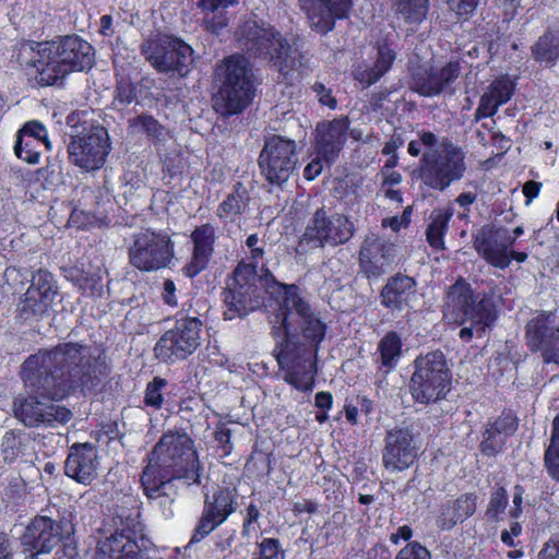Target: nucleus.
<instances>
[{
	"label": "nucleus",
	"instance_id": "obj_14",
	"mask_svg": "<svg viewBox=\"0 0 559 559\" xmlns=\"http://www.w3.org/2000/svg\"><path fill=\"white\" fill-rule=\"evenodd\" d=\"M299 163L298 146L295 140L280 134L264 138L258 156L261 177L273 187H282L295 171Z\"/></svg>",
	"mask_w": 559,
	"mask_h": 559
},
{
	"label": "nucleus",
	"instance_id": "obj_8",
	"mask_svg": "<svg viewBox=\"0 0 559 559\" xmlns=\"http://www.w3.org/2000/svg\"><path fill=\"white\" fill-rule=\"evenodd\" d=\"M87 111H72L67 117L71 128L68 154L70 163L82 171H95L105 165L111 150L108 130L96 120H87Z\"/></svg>",
	"mask_w": 559,
	"mask_h": 559
},
{
	"label": "nucleus",
	"instance_id": "obj_50",
	"mask_svg": "<svg viewBox=\"0 0 559 559\" xmlns=\"http://www.w3.org/2000/svg\"><path fill=\"white\" fill-rule=\"evenodd\" d=\"M34 399L16 397L13 405L14 416L25 426H35Z\"/></svg>",
	"mask_w": 559,
	"mask_h": 559
},
{
	"label": "nucleus",
	"instance_id": "obj_3",
	"mask_svg": "<svg viewBox=\"0 0 559 559\" xmlns=\"http://www.w3.org/2000/svg\"><path fill=\"white\" fill-rule=\"evenodd\" d=\"M203 465L194 440L183 430L164 432L147 454L141 474V487L148 500L165 497L174 501L175 481L187 487L200 486Z\"/></svg>",
	"mask_w": 559,
	"mask_h": 559
},
{
	"label": "nucleus",
	"instance_id": "obj_27",
	"mask_svg": "<svg viewBox=\"0 0 559 559\" xmlns=\"http://www.w3.org/2000/svg\"><path fill=\"white\" fill-rule=\"evenodd\" d=\"M506 228L502 226L485 225L473 236V248L477 254L492 267L508 269Z\"/></svg>",
	"mask_w": 559,
	"mask_h": 559
},
{
	"label": "nucleus",
	"instance_id": "obj_63",
	"mask_svg": "<svg viewBox=\"0 0 559 559\" xmlns=\"http://www.w3.org/2000/svg\"><path fill=\"white\" fill-rule=\"evenodd\" d=\"M35 356L31 355L23 364L21 377L26 386L33 388L35 385Z\"/></svg>",
	"mask_w": 559,
	"mask_h": 559
},
{
	"label": "nucleus",
	"instance_id": "obj_11",
	"mask_svg": "<svg viewBox=\"0 0 559 559\" xmlns=\"http://www.w3.org/2000/svg\"><path fill=\"white\" fill-rule=\"evenodd\" d=\"M132 506L124 514H117L119 526L108 535H103L96 545L95 559H150L139 540L143 539L144 526L140 521L141 512L138 501L131 499Z\"/></svg>",
	"mask_w": 559,
	"mask_h": 559
},
{
	"label": "nucleus",
	"instance_id": "obj_49",
	"mask_svg": "<svg viewBox=\"0 0 559 559\" xmlns=\"http://www.w3.org/2000/svg\"><path fill=\"white\" fill-rule=\"evenodd\" d=\"M509 503L507 490L503 486H497L490 495L486 514L488 518L497 520L502 514Z\"/></svg>",
	"mask_w": 559,
	"mask_h": 559
},
{
	"label": "nucleus",
	"instance_id": "obj_55",
	"mask_svg": "<svg viewBox=\"0 0 559 559\" xmlns=\"http://www.w3.org/2000/svg\"><path fill=\"white\" fill-rule=\"evenodd\" d=\"M242 525L241 533L242 535H249L251 531H255L260 527L259 521L262 516V513L259 507L254 502H250L245 510L242 511Z\"/></svg>",
	"mask_w": 559,
	"mask_h": 559
},
{
	"label": "nucleus",
	"instance_id": "obj_13",
	"mask_svg": "<svg viewBox=\"0 0 559 559\" xmlns=\"http://www.w3.org/2000/svg\"><path fill=\"white\" fill-rule=\"evenodd\" d=\"M128 257L129 263L141 272L159 271L175 258V242L165 230L143 228L133 235Z\"/></svg>",
	"mask_w": 559,
	"mask_h": 559
},
{
	"label": "nucleus",
	"instance_id": "obj_17",
	"mask_svg": "<svg viewBox=\"0 0 559 559\" xmlns=\"http://www.w3.org/2000/svg\"><path fill=\"white\" fill-rule=\"evenodd\" d=\"M353 235L354 226L347 216L337 213L328 215L324 207H320L309 219L301 236V241L317 248H323L325 245H343Z\"/></svg>",
	"mask_w": 559,
	"mask_h": 559
},
{
	"label": "nucleus",
	"instance_id": "obj_56",
	"mask_svg": "<svg viewBox=\"0 0 559 559\" xmlns=\"http://www.w3.org/2000/svg\"><path fill=\"white\" fill-rule=\"evenodd\" d=\"M214 440L222 451V456L226 457L231 454L234 444L231 442V430L224 423H218L214 430Z\"/></svg>",
	"mask_w": 559,
	"mask_h": 559
},
{
	"label": "nucleus",
	"instance_id": "obj_60",
	"mask_svg": "<svg viewBox=\"0 0 559 559\" xmlns=\"http://www.w3.org/2000/svg\"><path fill=\"white\" fill-rule=\"evenodd\" d=\"M324 166H326L325 159L321 158V156L316 155L304 168V178L307 181L314 180L322 174Z\"/></svg>",
	"mask_w": 559,
	"mask_h": 559
},
{
	"label": "nucleus",
	"instance_id": "obj_48",
	"mask_svg": "<svg viewBox=\"0 0 559 559\" xmlns=\"http://www.w3.org/2000/svg\"><path fill=\"white\" fill-rule=\"evenodd\" d=\"M255 559H285L286 552L280 539L263 537L257 544Z\"/></svg>",
	"mask_w": 559,
	"mask_h": 559
},
{
	"label": "nucleus",
	"instance_id": "obj_24",
	"mask_svg": "<svg viewBox=\"0 0 559 559\" xmlns=\"http://www.w3.org/2000/svg\"><path fill=\"white\" fill-rule=\"evenodd\" d=\"M348 117L324 120L317 124L312 144L314 155L325 159L326 166L336 163L347 140Z\"/></svg>",
	"mask_w": 559,
	"mask_h": 559
},
{
	"label": "nucleus",
	"instance_id": "obj_44",
	"mask_svg": "<svg viewBox=\"0 0 559 559\" xmlns=\"http://www.w3.org/2000/svg\"><path fill=\"white\" fill-rule=\"evenodd\" d=\"M75 213H79V210L73 202L55 200L49 206L48 217L58 227H75L79 229V224L73 219Z\"/></svg>",
	"mask_w": 559,
	"mask_h": 559
},
{
	"label": "nucleus",
	"instance_id": "obj_47",
	"mask_svg": "<svg viewBox=\"0 0 559 559\" xmlns=\"http://www.w3.org/2000/svg\"><path fill=\"white\" fill-rule=\"evenodd\" d=\"M168 385V381L159 376L154 377L147 384L144 391L143 402L146 406L156 411L160 409L164 404L163 391Z\"/></svg>",
	"mask_w": 559,
	"mask_h": 559
},
{
	"label": "nucleus",
	"instance_id": "obj_36",
	"mask_svg": "<svg viewBox=\"0 0 559 559\" xmlns=\"http://www.w3.org/2000/svg\"><path fill=\"white\" fill-rule=\"evenodd\" d=\"M454 213L451 207L436 209L430 215V222L427 225L425 235L428 246L436 252L447 249L445 236L449 231V225Z\"/></svg>",
	"mask_w": 559,
	"mask_h": 559
},
{
	"label": "nucleus",
	"instance_id": "obj_5",
	"mask_svg": "<svg viewBox=\"0 0 559 559\" xmlns=\"http://www.w3.org/2000/svg\"><path fill=\"white\" fill-rule=\"evenodd\" d=\"M421 145L429 150L421 155L416 168L417 178L428 189L443 192L466 173V153L449 138L438 141L429 130L418 133Z\"/></svg>",
	"mask_w": 559,
	"mask_h": 559
},
{
	"label": "nucleus",
	"instance_id": "obj_25",
	"mask_svg": "<svg viewBox=\"0 0 559 559\" xmlns=\"http://www.w3.org/2000/svg\"><path fill=\"white\" fill-rule=\"evenodd\" d=\"M192 243L191 257L182 267V274L192 280L204 272L215 253L217 240L216 228L211 223H203L194 227L190 234Z\"/></svg>",
	"mask_w": 559,
	"mask_h": 559
},
{
	"label": "nucleus",
	"instance_id": "obj_9",
	"mask_svg": "<svg viewBox=\"0 0 559 559\" xmlns=\"http://www.w3.org/2000/svg\"><path fill=\"white\" fill-rule=\"evenodd\" d=\"M408 382V391L415 404L429 406L448 401L453 388V373L445 355L431 350L418 355Z\"/></svg>",
	"mask_w": 559,
	"mask_h": 559
},
{
	"label": "nucleus",
	"instance_id": "obj_10",
	"mask_svg": "<svg viewBox=\"0 0 559 559\" xmlns=\"http://www.w3.org/2000/svg\"><path fill=\"white\" fill-rule=\"evenodd\" d=\"M204 322L195 312L180 309L174 316V325L167 329L156 341L153 348L155 358L173 365L187 360L202 344Z\"/></svg>",
	"mask_w": 559,
	"mask_h": 559
},
{
	"label": "nucleus",
	"instance_id": "obj_39",
	"mask_svg": "<svg viewBox=\"0 0 559 559\" xmlns=\"http://www.w3.org/2000/svg\"><path fill=\"white\" fill-rule=\"evenodd\" d=\"M532 56L546 67L554 66L559 59V35L551 31L545 32L532 46Z\"/></svg>",
	"mask_w": 559,
	"mask_h": 559
},
{
	"label": "nucleus",
	"instance_id": "obj_16",
	"mask_svg": "<svg viewBox=\"0 0 559 559\" xmlns=\"http://www.w3.org/2000/svg\"><path fill=\"white\" fill-rule=\"evenodd\" d=\"M236 486H218L204 499L201 516L193 530L191 543H199L225 523L238 508Z\"/></svg>",
	"mask_w": 559,
	"mask_h": 559
},
{
	"label": "nucleus",
	"instance_id": "obj_20",
	"mask_svg": "<svg viewBox=\"0 0 559 559\" xmlns=\"http://www.w3.org/2000/svg\"><path fill=\"white\" fill-rule=\"evenodd\" d=\"M419 447L409 428L394 427L386 431L381 453L382 466L390 473H400L414 465Z\"/></svg>",
	"mask_w": 559,
	"mask_h": 559
},
{
	"label": "nucleus",
	"instance_id": "obj_58",
	"mask_svg": "<svg viewBox=\"0 0 559 559\" xmlns=\"http://www.w3.org/2000/svg\"><path fill=\"white\" fill-rule=\"evenodd\" d=\"M34 519L29 521V523L23 527V533L21 534V546L23 547L22 552L25 555L24 559H34L35 558V528H34Z\"/></svg>",
	"mask_w": 559,
	"mask_h": 559
},
{
	"label": "nucleus",
	"instance_id": "obj_31",
	"mask_svg": "<svg viewBox=\"0 0 559 559\" xmlns=\"http://www.w3.org/2000/svg\"><path fill=\"white\" fill-rule=\"evenodd\" d=\"M63 523L57 510V516H53L50 507L41 510V514H37V555L49 552L56 545L63 539Z\"/></svg>",
	"mask_w": 559,
	"mask_h": 559
},
{
	"label": "nucleus",
	"instance_id": "obj_12",
	"mask_svg": "<svg viewBox=\"0 0 559 559\" xmlns=\"http://www.w3.org/2000/svg\"><path fill=\"white\" fill-rule=\"evenodd\" d=\"M447 298L454 322L460 325L467 321L473 322L479 337L498 319V310L492 298L483 294L481 298L477 300L471 284L463 277L450 286Z\"/></svg>",
	"mask_w": 559,
	"mask_h": 559
},
{
	"label": "nucleus",
	"instance_id": "obj_18",
	"mask_svg": "<svg viewBox=\"0 0 559 559\" xmlns=\"http://www.w3.org/2000/svg\"><path fill=\"white\" fill-rule=\"evenodd\" d=\"M79 213L74 214L79 229L108 227L111 223V191L106 185L84 186L76 200Z\"/></svg>",
	"mask_w": 559,
	"mask_h": 559
},
{
	"label": "nucleus",
	"instance_id": "obj_52",
	"mask_svg": "<svg viewBox=\"0 0 559 559\" xmlns=\"http://www.w3.org/2000/svg\"><path fill=\"white\" fill-rule=\"evenodd\" d=\"M461 519L452 501H447L441 504L439 514L437 516V525L440 530L449 531L453 528Z\"/></svg>",
	"mask_w": 559,
	"mask_h": 559
},
{
	"label": "nucleus",
	"instance_id": "obj_2",
	"mask_svg": "<svg viewBox=\"0 0 559 559\" xmlns=\"http://www.w3.org/2000/svg\"><path fill=\"white\" fill-rule=\"evenodd\" d=\"M38 355L44 370L37 366V425H64L72 412L56 402L76 390H96L110 368L102 354L93 356L87 345L78 342L59 343L44 353L38 350Z\"/></svg>",
	"mask_w": 559,
	"mask_h": 559
},
{
	"label": "nucleus",
	"instance_id": "obj_37",
	"mask_svg": "<svg viewBox=\"0 0 559 559\" xmlns=\"http://www.w3.org/2000/svg\"><path fill=\"white\" fill-rule=\"evenodd\" d=\"M322 14L317 27L322 33L334 28L337 20L346 19L353 8V0H310Z\"/></svg>",
	"mask_w": 559,
	"mask_h": 559
},
{
	"label": "nucleus",
	"instance_id": "obj_57",
	"mask_svg": "<svg viewBox=\"0 0 559 559\" xmlns=\"http://www.w3.org/2000/svg\"><path fill=\"white\" fill-rule=\"evenodd\" d=\"M395 559H432L431 552L419 542L407 543L395 556Z\"/></svg>",
	"mask_w": 559,
	"mask_h": 559
},
{
	"label": "nucleus",
	"instance_id": "obj_21",
	"mask_svg": "<svg viewBox=\"0 0 559 559\" xmlns=\"http://www.w3.org/2000/svg\"><path fill=\"white\" fill-rule=\"evenodd\" d=\"M516 413L504 407L497 416L489 417L483 425L478 450L485 457H497L507 449L509 439L519 429Z\"/></svg>",
	"mask_w": 559,
	"mask_h": 559
},
{
	"label": "nucleus",
	"instance_id": "obj_38",
	"mask_svg": "<svg viewBox=\"0 0 559 559\" xmlns=\"http://www.w3.org/2000/svg\"><path fill=\"white\" fill-rule=\"evenodd\" d=\"M237 3L238 0H198L197 5L202 13L214 14L211 19L205 17L204 24L207 31L218 33L228 25L226 10Z\"/></svg>",
	"mask_w": 559,
	"mask_h": 559
},
{
	"label": "nucleus",
	"instance_id": "obj_46",
	"mask_svg": "<svg viewBox=\"0 0 559 559\" xmlns=\"http://www.w3.org/2000/svg\"><path fill=\"white\" fill-rule=\"evenodd\" d=\"M247 248L245 265L253 266V273H258L259 264L262 263L265 255L266 242L259 238L258 234L249 235L245 240Z\"/></svg>",
	"mask_w": 559,
	"mask_h": 559
},
{
	"label": "nucleus",
	"instance_id": "obj_40",
	"mask_svg": "<svg viewBox=\"0 0 559 559\" xmlns=\"http://www.w3.org/2000/svg\"><path fill=\"white\" fill-rule=\"evenodd\" d=\"M544 467L549 478L559 483V411L552 419L549 443L544 451Z\"/></svg>",
	"mask_w": 559,
	"mask_h": 559
},
{
	"label": "nucleus",
	"instance_id": "obj_23",
	"mask_svg": "<svg viewBox=\"0 0 559 559\" xmlns=\"http://www.w3.org/2000/svg\"><path fill=\"white\" fill-rule=\"evenodd\" d=\"M551 312H542L525 326L526 345L532 353H540L544 364L559 366V326H551Z\"/></svg>",
	"mask_w": 559,
	"mask_h": 559
},
{
	"label": "nucleus",
	"instance_id": "obj_32",
	"mask_svg": "<svg viewBox=\"0 0 559 559\" xmlns=\"http://www.w3.org/2000/svg\"><path fill=\"white\" fill-rule=\"evenodd\" d=\"M154 85V80L142 78L136 84L129 75H116V84L112 95V105L117 108L124 109L133 102H138V97L147 98V93Z\"/></svg>",
	"mask_w": 559,
	"mask_h": 559
},
{
	"label": "nucleus",
	"instance_id": "obj_35",
	"mask_svg": "<svg viewBox=\"0 0 559 559\" xmlns=\"http://www.w3.org/2000/svg\"><path fill=\"white\" fill-rule=\"evenodd\" d=\"M64 277L86 297H102L104 294L100 270L85 271L76 265L63 267Z\"/></svg>",
	"mask_w": 559,
	"mask_h": 559
},
{
	"label": "nucleus",
	"instance_id": "obj_54",
	"mask_svg": "<svg viewBox=\"0 0 559 559\" xmlns=\"http://www.w3.org/2000/svg\"><path fill=\"white\" fill-rule=\"evenodd\" d=\"M461 522L471 518L476 511L477 496L474 492L461 495L452 500Z\"/></svg>",
	"mask_w": 559,
	"mask_h": 559
},
{
	"label": "nucleus",
	"instance_id": "obj_22",
	"mask_svg": "<svg viewBox=\"0 0 559 559\" xmlns=\"http://www.w3.org/2000/svg\"><path fill=\"white\" fill-rule=\"evenodd\" d=\"M394 258V246L376 233L365 236L358 250L359 274L368 281L380 278Z\"/></svg>",
	"mask_w": 559,
	"mask_h": 559
},
{
	"label": "nucleus",
	"instance_id": "obj_41",
	"mask_svg": "<svg viewBox=\"0 0 559 559\" xmlns=\"http://www.w3.org/2000/svg\"><path fill=\"white\" fill-rule=\"evenodd\" d=\"M37 312L45 313L51 308L53 300L58 295V286L53 281L51 273L37 270Z\"/></svg>",
	"mask_w": 559,
	"mask_h": 559
},
{
	"label": "nucleus",
	"instance_id": "obj_29",
	"mask_svg": "<svg viewBox=\"0 0 559 559\" xmlns=\"http://www.w3.org/2000/svg\"><path fill=\"white\" fill-rule=\"evenodd\" d=\"M516 84L508 74L496 78L480 96L475 111V120L493 117L498 109L507 104L515 93Z\"/></svg>",
	"mask_w": 559,
	"mask_h": 559
},
{
	"label": "nucleus",
	"instance_id": "obj_26",
	"mask_svg": "<svg viewBox=\"0 0 559 559\" xmlns=\"http://www.w3.org/2000/svg\"><path fill=\"white\" fill-rule=\"evenodd\" d=\"M417 299L416 280L401 272L389 276L379 294L380 305L392 313L413 308Z\"/></svg>",
	"mask_w": 559,
	"mask_h": 559
},
{
	"label": "nucleus",
	"instance_id": "obj_62",
	"mask_svg": "<svg viewBox=\"0 0 559 559\" xmlns=\"http://www.w3.org/2000/svg\"><path fill=\"white\" fill-rule=\"evenodd\" d=\"M537 559H559V536L551 537L544 544Z\"/></svg>",
	"mask_w": 559,
	"mask_h": 559
},
{
	"label": "nucleus",
	"instance_id": "obj_6",
	"mask_svg": "<svg viewBox=\"0 0 559 559\" xmlns=\"http://www.w3.org/2000/svg\"><path fill=\"white\" fill-rule=\"evenodd\" d=\"M217 92L213 107L223 117L242 112L255 95L254 73L249 60L239 53L225 57L214 70Z\"/></svg>",
	"mask_w": 559,
	"mask_h": 559
},
{
	"label": "nucleus",
	"instance_id": "obj_4",
	"mask_svg": "<svg viewBox=\"0 0 559 559\" xmlns=\"http://www.w3.org/2000/svg\"><path fill=\"white\" fill-rule=\"evenodd\" d=\"M240 40L248 56L269 61L277 70L283 83L292 86L304 78V53L294 48L274 26L247 23L241 28Z\"/></svg>",
	"mask_w": 559,
	"mask_h": 559
},
{
	"label": "nucleus",
	"instance_id": "obj_43",
	"mask_svg": "<svg viewBox=\"0 0 559 559\" xmlns=\"http://www.w3.org/2000/svg\"><path fill=\"white\" fill-rule=\"evenodd\" d=\"M33 139H35V120L27 121L17 132L14 145L15 155L28 164L35 163V151H33Z\"/></svg>",
	"mask_w": 559,
	"mask_h": 559
},
{
	"label": "nucleus",
	"instance_id": "obj_1",
	"mask_svg": "<svg viewBox=\"0 0 559 559\" xmlns=\"http://www.w3.org/2000/svg\"><path fill=\"white\" fill-rule=\"evenodd\" d=\"M261 274L238 262L223 289L224 319L242 318L262 306L270 313L273 356L283 380L304 393L316 386L318 356L328 324L300 295L298 285L276 280L264 263Z\"/></svg>",
	"mask_w": 559,
	"mask_h": 559
},
{
	"label": "nucleus",
	"instance_id": "obj_64",
	"mask_svg": "<svg viewBox=\"0 0 559 559\" xmlns=\"http://www.w3.org/2000/svg\"><path fill=\"white\" fill-rule=\"evenodd\" d=\"M34 50L32 43H24L21 45L19 52L16 55V59L21 66L33 67L35 66V61L32 57V52Z\"/></svg>",
	"mask_w": 559,
	"mask_h": 559
},
{
	"label": "nucleus",
	"instance_id": "obj_59",
	"mask_svg": "<svg viewBox=\"0 0 559 559\" xmlns=\"http://www.w3.org/2000/svg\"><path fill=\"white\" fill-rule=\"evenodd\" d=\"M311 90L316 93L318 102L321 106H325L331 110L337 108V99L332 93L330 87H326L322 82H316L311 85Z\"/></svg>",
	"mask_w": 559,
	"mask_h": 559
},
{
	"label": "nucleus",
	"instance_id": "obj_34",
	"mask_svg": "<svg viewBox=\"0 0 559 559\" xmlns=\"http://www.w3.org/2000/svg\"><path fill=\"white\" fill-rule=\"evenodd\" d=\"M378 370L384 374L392 372L403 355V341L396 331L386 332L378 343Z\"/></svg>",
	"mask_w": 559,
	"mask_h": 559
},
{
	"label": "nucleus",
	"instance_id": "obj_42",
	"mask_svg": "<svg viewBox=\"0 0 559 559\" xmlns=\"http://www.w3.org/2000/svg\"><path fill=\"white\" fill-rule=\"evenodd\" d=\"M129 127L144 133L154 144L164 139L165 127L152 115L142 114L129 120Z\"/></svg>",
	"mask_w": 559,
	"mask_h": 559
},
{
	"label": "nucleus",
	"instance_id": "obj_53",
	"mask_svg": "<svg viewBox=\"0 0 559 559\" xmlns=\"http://www.w3.org/2000/svg\"><path fill=\"white\" fill-rule=\"evenodd\" d=\"M21 436L14 431H8L4 433L1 442V451L3 453L4 461L12 462L15 460L21 450Z\"/></svg>",
	"mask_w": 559,
	"mask_h": 559
},
{
	"label": "nucleus",
	"instance_id": "obj_51",
	"mask_svg": "<svg viewBox=\"0 0 559 559\" xmlns=\"http://www.w3.org/2000/svg\"><path fill=\"white\" fill-rule=\"evenodd\" d=\"M448 8L457 20L467 22L474 15L480 0H445Z\"/></svg>",
	"mask_w": 559,
	"mask_h": 559
},
{
	"label": "nucleus",
	"instance_id": "obj_33",
	"mask_svg": "<svg viewBox=\"0 0 559 559\" xmlns=\"http://www.w3.org/2000/svg\"><path fill=\"white\" fill-rule=\"evenodd\" d=\"M250 194L243 182L237 181L231 192L218 204L216 216L222 223H236L245 214L250 203Z\"/></svg>",
	"mask_w": 559,
	"mask_h": 559
},
{
	"label": "nucleus",
	"instance_id": "obj_15",
	"mask_svg": "<svg viewBox=\"0 0 559 559\" xmlns=\"http://www.w3.org/2000/svg\"><path fill=\"white\" fill-rule=\"evenodd\" d=\"M142 53L158 73L186 78L191 70L193 49L178 37L147 40L142 46Z\"/></svg>",
	"mask_w": 559,
	"mask_h": 559
},
{
	"label": "nucleus",
	"instance_id": "obj_45",
	"mask_svg": "<svg viewBox=\"0 0 559 559\" xmlns=\"http://www.w3.org/2000/svg\"><path fill=\"white\" fill-rule=\"evenodd\" d=\"M397 12L408 24H420L428 14L429 0H395Z\"/></svg>",
	"mask_w": 559,
	"mask_h": 559
},
{
	"label": "nucleus",
	"instance_id": "obj_19",
	"mask_svg": "<svg viewBox=\"0 0 559 559\" xmlns=\"http://www.w3.org/2000/svg\"><path fill=\"white\" fill-rule=\"evenodd\" d=\"M461 72L460 60H450L441 68L432 64L418 66L411 73V88L424 97H435L448 91L453 94L452 85Z\"/></svg>",
	"mask_w": 559,
	"mask_h": 559
},
{
	"label": "nucleus",
	"instance_id": "obj_61",
	"mask_svg": "<svg viewBox=\"0 0 559 559\" xmlns=\"http://www.w3.org/2000/svg\"><path fill=\"white\" fill-rule=\"evenodd\" d=\"M177 287L173 280L166 278L163 283V292H162V299L163 302L171 308H175L178 306L177 300Z\"/></svg>",
	"mask_w": 559,
	"mask_h": 559
},
{
	"label": "nucleus",
	"instance_id": "obj_7",
	"mask_svg": "<svg viewBox=\"0 0 559 559\" xmlns=\"http://www.w3.org/2000/svg\"><path fill=\"white\" fill-rule=\"evenodd\" d=\"M37 72L46 85L56 84L72 72L88 71L95 63L93 46L78 35L37 43Z\"/></svg>",
	"mask_w": 559,
	"mask_h": 559
},
{
	"label": "nucleus",
	"instance_id": "obj_30",
	"mask_svg": "<svg viewBox=\"0 0 559 559\" xmlns=\"http://www.w3.org/2000/svg\"><path fill=\"white\" fill-rule=\"evenodd\" d=\"M377 58L372 66L359 64L353 70V78L359 82L362 87H369L376 84L393 67L396 59V51L388 39L377 41Z\"/></svg>",
	"mask_w": 559,
	"mask_h": 559
},
{
	"label": "nucleus",
	"instance_id": "obj_28",
	"mask_svg": "<svg viewBox=\"0 0 559 559\" xmlns=\"http://www.w3.org/2000/svg\"><path fill=\"white\" fill-rule=\"evenodd\" d=\"M97 452L90 443H75L64 463V473L79 484L90 485L97 475Z\"/></svg>",
	"mask_w": 559,
	"mask_h": 559
}]
</instances>
